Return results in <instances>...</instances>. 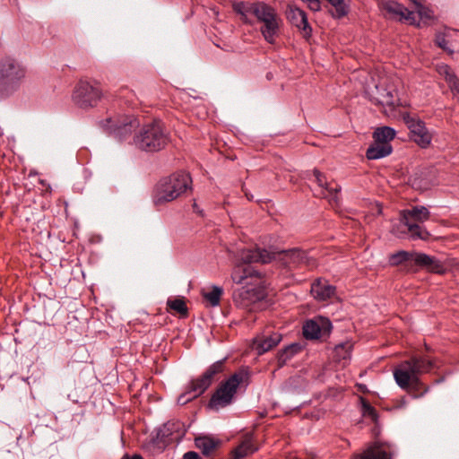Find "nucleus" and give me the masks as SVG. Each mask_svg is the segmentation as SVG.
<instances>
[{"label": "nucleus", "instance_id": "nucleus-1", "mask_svg": "<svg viewBox=\"0 0 459 459\" xmlns=\"http://www.w3.org/2000/svg\"><path fill=\"white\" fill-rule=\"evenodd\" d=\"M241 257L247 263L269 264L276 261L289 270L301 267L312 269L316 265V260L299 247L284 250L273 247L269 249L255 247L254 250L244 251Z\"/></svg>", "mask_w": 459, "mask_h": 459}, {"label": "nucleus", "instance_id": "nucleus-2", "mask_svg": "<svg viewBox=\"0 0 459 459\" xmlns=\"http://www.w3.org/2000/svg\"><path fill=\"white\" fill-rule=\"evenodd\" d=\"M430 217L424 206H414L400 212L399 222L393 225L392 233L401 238L408 237L412 240H428L430 233L421 226Z\"/></svg>", "mask_w": 459, "mask_h": 459}, {"label": "nucleus", "instance_id": "nucleus-3", "mask_svg": "<svg viewBox=\"0 0 459 459\" xmlns=\"http://www.w3.org/2000/svg\"><path fill=\"white\" fill-rule=\"evenodd\" d=\"M436 367V361L427 356L413 355L409 359L402 361L394 370L396 384L407 390L410 384L413 386L420 384V376L429 373Z\"/></svg>", "mask_w": 459, "mask_h": 459}, {"label": "nucleus", "instance_id": "nucleus-4", "mask_svg": "<svg viewBox=\"0 0 459 459\" xmlns=\"http://www.w3.org/2000/svg\"><path fill=\"white\" fill-rule=\"evenodd\" d=\"M169 142V134L160 121H153L143 126L133 138L134 147L146 152H159L164 149Z\"/></svg>", "mask_w": 459, "mask_h": 459}, {"label": "nucleus", "instance_id": "nucleus-5", "mask_svg": "<svg viewBox=\"0 0 459 459\" xmlns=\"http://www.w3.org/2000/svg\"><path fill=\"white\" fill-rule=\"evenodd\" d=\"M397 78L381 77L378 83L368 91L370 100L381 105L387 117H394L397 107L402 105L397 92Z\"/></svg>", "mask_w": 459, "mask_h": 459}, {"label": "nucleus", "instance_id": "nucleus-6", "mask_svg": "<svg viewBox=\"0 0 459 459\" xmlns=\"http://www.w3.org/2000/svg\"><path fill=\"white\" fill-rule=\"evenodd\" d=\"M190 175L180 171L162 178L156 186L153 194V203L160 205L177 199L190 186Z\"/></svg>", "mask_w": 459, "mask_h": 459}, {"label": "nucleus", "instance_id": "nucleus-7", "mask_svg": "<svg viewBox=\"0 0 459 459\" xmlns=\"http://www.w3.org/2000/svg\"><path fill=\"white\" fill-rule=\"evenodd\" d=\"M248 374L239 370L231 375L228 379L222 381L212 394L208 407L219 411L230 405L233 403L238 388L247 383Z\"/></svg>", "mask_w": 459, "mask_h": 459}, {"label": "nucleus", "instance_id": "nucleus-8", "mask_svg": "<svg viewBox=\"0 0 459 459\" xmlns=\"http://www.w3.org/2000/svg\"><path fill=\"white\" fill-rule=\"evenodd\" d=\"M26 74L25 68L15 59L5 57L0 61V99L18 89Z\"/></svg>", "mask_w": 459, "mask_h": 459}, {"label": "nucleus", "instance_id": "nucleus-9", "mask_svg": "<svg viewBox=\"0 0 459 459\" xmlns=\"http://www.w3.org/2000/svg\"><path fill=\"white\" fill-rule=\"evenodd\" d=\"M389 263L391 265L410 263L411 265L424 268L433 273L444 274L446 273V267L440 260L424 253L401 250L389 256Z\"/></svg>", "mask_w": 459, "mask_h": 459}, {"label": "nucleus", "instance_id": "nucleus-10", "mask_svg": "<svg viewBox=\"0 0 459 459\" xmlns=\"http://www.w3.org/2000/svg\"><path fill=\"white\" fill-rule=\"evenodd\" d=\"M251 9L257 20L263 22L260 30L264 39L273 44L278 34L281 22L275 9L264 3L254 4Z\"/></svg>", "mask_w": 459, "mask_h": 459}, {"label": "nucleus", "instance_id": "nucleus-11", "mask_svg": "<svg viewBox=\"0 0 459 459\" xmlns=\"http://www.w3.org/2000/svg\"><path fill=\"white\" fill-rule=\"evenodd\" d=\"M102 97V89L97 82L80 81L73 92L74 102L83 109L96 107Z\"/></svg>", "mask_w": 459, "mask_h": 459}, {"label": "nucleus", "instance_id": "nucleus-12", "mask_svg": "<svg viewBox=\"0 0 459 459\" xmlns=\"http://www.w3.org/2000/svg\"><path fill=\"white\" fill-rule=\"evenodd\" d=\"M136 125V120L130 116H116L100 121V126L119 140L130 135Z\"/></svg>", "mask_w": 459, "mask_h": 459}, {"label": "nucleus", "instance_id": "nucleus-13", "mask_svg": "<svg viewBox=\"0 0 459 459\" xmlns=\"http://www.w3.org/2000/svg\"><path fill=\"white\" fill-rule=\"evenodd\" d=\"M403 118L411 132V138L421 148H427L431 143V135L424 122L411 117L408 113L403 114Z\"/></svg>", "mask_w": 459, "mask_h": 459}, {"label": "nucleus", "instance_id": "nucleus-14", "mask_svg": "<svg viewBox=\"0 0 459 459\" xmlns=\"http://www.w3.org/2000/svg\"><path fill=\"white\" fill-rule=\"evenodd\" d=\"M332 330L331 321L323 316L308 320L303 326V335L306 339L314 340L326 336Z\"/></svg>", "mask_w": 459, "mask_h": 459}, {"label": "nucleus", "instance_id": "nucleus-15", "mask_svg": "<svg viewBox=\"0 0 459 459\" xmlns=\"http://www.w3.org/2000/svg\"><path fill=\"white\" fill-rule=\"evenodd\" d=\"M254 249L255 248L252 250ZM246 250L247 249L241 250L239 254V260L241 263L236 264L231 273V279L237 284H249L250 282L247 281L248 279L253 280L261 278V273L250 265L251 263L242 260V253Z\"/></svg>", "mask_w": 459, "mask_h": 459}, {"label": "nucleus", "instance_id": "nucleus-16", "mask_svg": "<svg viewBox=\"0 0 459 459\" xmlns=\"http://www.w3.org/2000/svg\"><path fill=\"white\" fill-rule=\"evenodd\" d=\"M286 17L288 21L297 27L305 38H309L312 34V28L308 23L307 13L293 4H289L286 8Z\"/></svg>", "mask_w": 459, "mask_h": 459}, {"label": "nucleus", "instance_id": "nucleus-17", "mask_svg": "<svg viewBox=\"0 0 459 459\" xmlns=\"http://www.w3.org/2000/svg\"><path fill=\"white\" fill-rule=\"evenodd\" d=\"M313 174L316 178V181L318 186L321 188L322 196L325 198H328L330 203L338 204V194L341 191V186L337 184L332 186L325 180V175L316 169L313 170Z\"/></svg>", "mask_w": 459, "mask_h": 459}, {"label": "nucleus", "instance_id": "nucleus-18", "mask_svg": "<svg viewBox=\"0 0 459 459\" xmlns=\"http://www.w3.org/2000/svg\"><path fill=\"white\" fill-rule=\"evenodd\" d=\"M281 341V334L279 333L257 336L254 340L253 348L256 351L257 354L262 355L277 346Z\"/></svg>", "mask_w": 459, "mask_h": 459}, {"label": "nucleus", "instance_id": "nucleus-19", "mask_svg": "<svg viewBox=\"0 0 459 459\" xmlns=\"http://www.w3.org/2000/svg\"><path fill=\"white\" fill-rule=\"evenodd\" d=\"M257 450L258 447L254 444L253 434L247 433L243 437L240 444L232 451L230 459H243Z\"/></svg>", "mask_w": 459, "mask_h": 459}, {"label": "nucleus", "instance_id": "nucleus-20", "mask_svg": "<svg viewBox=\"0 0 459 459\" xmlns=\"http://www.w3.org/2000/svg\"><path fill=\"white\" fill-rule=\"evenodd\" d=\"M335 288L325 281L317 280L311 286V293L317 300L325 301L333 296Z\"/></svg>", "mask_w": 459, "mask_h": 459}, {"label": "nucleus", "instance_id": "nucleus-21", "mask_svg": "<svg viewBox=\"0 0 459 459\" xmlns=\"http://www.w3.org/2000/svg\"><path fill=\"white\" fill-rule=\"evenodd\" d=\"M393 151L392 145L390 143H380L378 142H375L368 148L366 152V157L368 160H378L391 154Z\"/></svg>", "mask_w": 459, "mask_h": 459}, {"label": "nucleus", "instance_id": "nucleus-22", "mask_svg": "<svg viewBox=\"0 0 459 459\" xmlns=\"http://www.w3.org/2000/svg\"><path fill=\"white\" fill-rule=\"evenodd\" d=\"M353 459H391V455L381 446L374 445L354 455Z\"/></svg>", "mask_w": 459, "mask_h": 459}, {"label": "nucleus", "instance_id": "nucleus-23", "mask_svg": "<svg viewBox=\"0 0 459 459\" xmlns=\"http://www.w3.org/2000/svg\"><path fill=\"white\" fill-rule=\"evenodd\" d=\"M256 299H258V295L254 289L243 287L234 294V301L242 307H247Z\"/></svg>", "mask_w": 459, "mask_h": 459}, {"label": "nucleus", "instance_id": "nucleus-24", "mask_svg": "<svg viewBox=\"0 0 459 459\" xmlns=\"http://www.w3.org/2000/svg\"><path fill=\"white\" fill-rule=\"evenodd\" d=\"M195 446L202 451L204 455H211L219 446L220 442L210 437H198L195 439Z\"/></svg>", "mask_w": 459, "mask_h": 459}, {"label": "nucleus", "instance_id": "nucleus-25", "mask_svg": "<svg viewBox=\"0 0 459 459\" xmlns=\"http://www.w3.org/2000/svg\"><path fill=\"white\" fill-rule=\"evenodd\" d=\"M455 33L456 31L453 30H446L444 32L437 33L435 37L436 45L449 55H453L455 51L451 48V39Z\"/></svg>", "mask_w": 459, "mask_h": 459}, {"label": "nucleus", "instance_id": "nucleus-26", "mask_svg": "<svg viewBox=\"0 0 459 459\" xmlns=\"http://www.w3.org/2000/svg\"><path fill=\"white\" fill-rule=\"evenodd\" d=\"M212 384L211 380L204 374H202L191 381L190 393L194 394V398L197 397L203 394Z\"/></svg>", "mask_w": 459, "mask_h": 459}, {"label": "nucleus", "instance_id": "nucleus-27", "mask_svg": "<svg viewBox=\"0 0 459 459\" xmlns=\"http://www.w3.org/2000/svg\"><path fill=\"white\" fill-rule=\"evenodd\" d=\"M333 10L330 12L334 19H342L350 12V0H326Z\"/></svg>", "mask_w": 459, "mask_h": 459}, {"label": "nucleus", "instance_id": "nucleus-28", "mask_svg": "<svg viewBox=\"0 0 459 459\" xmlns=\"http://www.w3.org/2000/svg\"><path fill=\"white\" fill-rule=\"evenodd\" d=\"M301 346L299 343H291L290 345L282 349L277 357L278 367H283L286 362L290 359L295 354L300 351Z\"/></svg>", "mask_w": 459, "mask_h": 459}, {"label": "nucleus", "instance_id": "nucleus-29", "mask_svg": "<svg viewBox=\"0 0 459 459\" xmlns=\"http://www.w3.org/2000/svg\"><path fill=\"white\" fill-rule=\"evenodd\" d=\"M380 6L392 17L397 19H400L401 15H403V13L405 12V7L394 0H383L380 4Z\"/></svg>", "mask_w": 459, "mask_h": 459}, {"label": "nucleus", "instance_id": "nucleus-30", "mask_svg": "<svg viewBox=\"0 0 459 459\" xmlns=\"http://www.w3.org/2000/svg\"><path fill=\"white\" fill-rule=\"evenodd\" d=\"M395 136V130L390 126L378 127L373 133V139L375 142L380 143H390Z\"/></svg>", "mask_w": 459, "mask_h": 459}, {"label": "nucleus", "instance_id": "nucleus-31", "mask_svg": "<svg viewBox=\"0 0 459 459\" xmlns=\"http://www.w3.org/2000/svg\"><path fill=\"white\" fill-rule=\"evenodd\" d=\"M167 306L169 309L178 313L181 317H186L188 315V308L184 298H176L173 299H169Z\"/></svg>", "mask_w": 459, "mask_h": 459}, {"label": "nucleus", "instance_id": "nucleus-32", "mask_svg": "<svg viewBox=\"0 0 459 459\" xmlns=\"http://www.w3.org/2000/svg\"><path fill=\"white\" fill-rule=\"evenodd\" d=\"M351 349L352 343L350 342L336 345L333 351L334 359L338 361L349 359L351 358Z\"/></svg>", "mask_w": 459, "mask_h": 459}, {"label": "nucleus", "instance_id": "nucleus-33", "mask_svg": "<svg viewBox=\"0 0 459 459\" xmlns=\"http://www.w3.org/2000/svg\"><path fill=\"white\" fill-rule=\"evenodd\" d=\"M223 293L222 288L213 285L212 290L205 292L203 291V297L210 303L212 307H216L220 304L221 295Z\"/></svg>", "mask_w": 459, "mask_h": 459}, {"label": "nucleus", "instance_id": "nucleus-34", "mask_svg": "<svg viewBox=\"0 0 459 459\" xmlns=\"http://www.w3.org/2000/svg\"><path fill=\"white\" fill-rule=\"evenodd\" d=\"M226 359H220L214 363H212L210 367L206 368V370L203 373L204 374L212 383L216 379L217 376L224 371Z\"/></svg>", "mask_w": 459, "mask_h": 459}, {"label": "nucleus", "instance_id": "nucleus-35", "mask_svg": "<svg viewBox=\"0 0 459 459\" xmlns=\"http://www.w3.org/2000/svg\"><path fill=\"white\" fill-rule=\"evenodd\" d=\"M166 427L171 434L177 432V437H183L186 431L185 425L180 421L169 422Z\"/></svg>", "mask_w": 459, "mask_h": 459}, {"label": "nucleus", "instance_id": "nucleus-36", "mask_svg": "<svg viewBox=\"0 0 459 459\" xmlns=\"http://www.w3.org/2000/svg\"><path fill=\"white\" fill-rule=\"evenodd\" d=\"M413 3L416 6L417 13L420 19L430 20L433 18V12L429 8L423 6L420 3H419L416 0H414Z\"/></svg>", "mask_w": 459, "mask_h": 459}, {"label": "nucleus", "instance_id": "nucleus-37", "mask_svg": "<svg viewBox=\"0 0 459 459\" xmlns=\"http://www.w3.org/2000/svg\"><path fill=\"white\" fill-rule=\"evenodd\" d=\"M411 389L415 394H413L414 398L421 397L429 391V387L425 386L421 382L420 385L413 386L412 384H410V386L407 390Z\"/></svg>", "mask_w": 459, "mask_h": 459}, {"label": "nucleus", "instance_id": "nucleus-38", "mask_svg": "<svg viewBox=\"0 0 459 459\" xmlns=\"http://www.w3.org/2000/svg\"><path fill=\"white\" fill-rule=\"evenodd\" d=\"M438 73H439V74H441L445 77L446 82H448L450 80H455V73L450 68V66H448L446 65L439 66Z\"/></svg>", "mask_w": 459, "mask_h": 459}, {"label": "nucleus", "instance_id": "nucleus-39", "mask_svg": "<svg viewBox=\"0 0 459 459\" xmlns=\"http://www.w3.org/2000/svg\"><path fill=\"white\" fill-rule=\"evenodd\" d=\"M399 20L400 21H405L409 24H411V25H414L417 22L415 13L412 12V11H410L406 7H405V12L403 13V15H401Z\"/></svg>", "mask_w": 459, "mask_h": 459}, {"label": "nucleus", "instance_id": "nucleus-40", "mask_svg": "<svg viewBox=\"0 0 459 459\" xmlns=\"http://www.w3.org/2000/svg\"><path fill=\"white\" fill-rule=\"evenodd\" d=\"M364 415L369 416L373 420H376L377 418V411L374 407H372L368 403L363 404Z\"/></svg>", "mask_w": 459, "mask_h": 459}, {"label": "nucleus", "instance_id": "nucleus-41", "mask_svg": "<svg viewBox=\"0 0 459 459\" xmlns=\"http://www.w3.org/2000/svg\"><path fill=\"white\" fill-rule=\"evenodd\" d=\"M307 7L313 12H318L321 10V2L319 0H310Z\"/></svg>", "mask_w": 459, "mask_h": 459}, {"label": "nucleus", "instance_id": "nucleus-42", "mask_svg": "<svg viewBox=\"0 0 459 459\" xmlns=\"http://www.w3.org/2000/svg\"><path fill=\"white\" fill-rule=\"evenodd\" d=\"M447 83L452 91L459 93V79L456 77V75L455 76V80H450L447 82Z\"/></svg>", "mask_w": 459, "mask_h": 459}, {"label": "nucleus", "instance_id": "nucleus-43", "mask_svg": "<svg viewBox=\"0 0 459 459\" xmlns=\"http://www.w3.org/2000/svg\"><path fill=\"white\" fill-rule=\"evenodd\" d=\"M183 459H202L198 453L194 451H188L184 454Z\"/></svg>", "mask_w": 459, "mask_h": 459}, {"label": "nucleus", "instance_id": "nucleus-44", "mask_svg": "<svg viewBox=\"0 0 459 459\" xmlns=\"http://www.w3.org/2000/svg\"><path fill=\"white\" fill-rule=\"evenodd\" d=\"M127 93L133 94V92L127 87H122L118 91V96L120 98H126L127 97Z\"/></svg>", "mask_w": 459, "mask_h": 459}, {"label": "nucleus", "instance_id": "nucleus-45", "mask_svg": "<svg viewBox=\"0 0 459 459\" xmlns=\"http://www.w3.org/2000/svg\"><path fill=\"white\" fill-rule=\"evenodd\" d=\"M186 394H182V395H180V396L178 397V403H180V404H185V403H186L188 401H190V400H191V398H186Z\"/></svg>", "mask_w": 459, "mask_h": 459}, {"label": "nucleus", "instance_id": "nucleus-46", "mask_svg": "<svg viewBox=\"0 0 459 459\" xmlns=\"http://www.w3.org/2000/svg\"><path fill=\"white\" fill-rule=\"evenodd\" d=\"M122 459H143L140 455H134L133 456H129L126 455L122 457Z\"/></svg>", "mask_w": 459, "mask_h": 459}, {"label": "nucleus", "instance_id": "nucleus-47", "mask_svg": "<svg viewBox=\"0 0 459 459\" xmlns=\"http://www.w3.org/2000/svg\"><path fill=\"white\" fill-rule=\"evenodd\" d=\"M193 208H194L195 212H199V211L197 209V204L195 203L194 204Z\"/></svg>", "mask_w": 459, "mask_h": 459}, {"label": "nucleus", "instance_id": "nucleus-48", "mask_svg": "<svg viewBox=\"0 0 459 459\" xmlns=\"http://www.w3.org/2000/svg\"><path fill=\"white\" fill-rule=\"evenodd\" d=\"M246 196L247 197L248 200L253 199V195H249L247 193H246Z\"/></svg>", "mask_w": 459, "mask_h": 459}, {"label": "nucleus", "instance_id": "nucleus-49", "mask_svg": "<svg viewBox=\"0 0 459 459\" xmlns=\"http://www.w3.org/2000/svg\"><path fill=\"white\" fill-rule=\"evenodd\" d=\"M401 403H402V404L400 405V407L405 406V404H406V401L403 399V400L401 402Z\"/></svg>", "mask_w": 459, "mask_h": 459}]
</instances>
